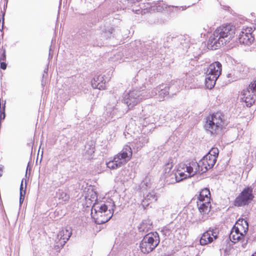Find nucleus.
Listing matches in <instances>:
<instances>
[{
    "label": "nucleus",
    "mask_w": 256,
    "mask_h": 256,
    "mask_svg": "<svg viewBox=\"0 0 256 256\" xmlns=\"http://www.w3.org/2000/svg\"><path fill=\"white\" fill-rule=\"evenodd\" d=\"M236 28L230 24H222L214 31L210 36L207 46L212 50H216L226 44L234 37Z\"/></svg>",
    "instance_id": "nucleus-1"
},
{
    "label": "nucleus",
    "mask_w": 256,
    "mask_h": 256,
    "mask_svg": "<svg viewBox=\"0 0 256 256\" xmlns=\"http://www.w3.org/2000/svg\"><path fill=\"white\" fill-rule=\"evenodd\" d=\"M228 122L221 112L210 114L206 118L204 128L208 134L214 137H221L225 132Z\"/></svg>",
    "instance_id": "nucleus-2"
},
{
    "label": "nucleus",
    "mask_w": 256,
    "mask_h": 256,
    "mask_svg": "<svg viewBox=\"0 0 256 256\" xmlns=\"http://www.w3.org/2000/svg\"><path fill=\"white\" fill-rule=\"evenodd\" d=\"M92 216L95 222L100 224L108 221L112 216V212L106 204H96L92 209Z\"/></svg>",
    "instance_id": "nucleus-3"
},
{
    "label": "nucleus",
    "mask_w": 256,
    "mask_h": 256,
    "mask_svg": "<svg viewBox=\"0 0 256 256\" xmlns=\"http://www.w3.org/2000/svg\"><path fill=\"white\" fill-rule=\"evenodd\" d=\"M132 151L130 146L126 145L122 150L116 154L112 160L106 163L110 170H115L126 164L132 158Z\"/></svg>",
    "instance_id": "nucleus-4"
},
{
    "label": "nucleus",
    "mask_w": 256,
    "mask_h": 256,
    "mask_svg": "<svg viewBox=\"0 0 256 256\" xmlns=\"http://www.w3.org/2000/svg\"><path fill=\"white\" fill-rule=\"evenodd\" d=\"M164 38V48H180L182 50L189 47L188 40L182 35L168 32Z\"/></svg>",
    "instance_id": "nucleus-5"
},
{
    "label": "nucleus",
    "mask_w": 256,
    "mask_h": 256,
    "mask_svg": "<svg viewBox=\"0 0 256 256\" xmlns=\"http://www.w3.org/2000/svg\"><path fill=\"white\" fill-rule=\"evenodd\" d=\"M252 192L253 188L252 186H247L244 188L234 200V206L240 207L248 205L254 198Z\"/></svg>",
    "instance_id": "nucleus-6"
},
{
    "label": "nucleus",
    "mask_w": 256,
    "mask_h": 256,
    "mask_svg": "<svg viewBox=\"0 0 256 256\" xmlns=\"http://www.w3.org/2000/svg\"><path fill=\"white\" fill-rule=\"evenodd\" d=\"M242 102L248 107H250L256 101V79L249 84L246 90H244L241 94Z\"/></svg>",
    "instance_id": "nucleus-7"
},
{
    "label": "nucleus",
    "mask_w": 256,
    "mask_h": 256,
    "mask_svg": "<svg viewBox=\"0 0 256 256\" xmlns=\"http://www.w3.org/2000/svg\"><path fill=\"white\" fill-rule=\"evenodd\" d=\"M157 236L154 234L150 233L144 236L140 244V250L144 254L152 252L158 245Z\"/></svg>",
    "instance_id": "nucleus-8"
},
{
    "label": "nucleus",
    "mask_w": 256,
    "mask_h": 256,
    "mask_svg": "<svg viewBox=\"0 0 256 256\" xmlns=\"http://www.w3.org/2000/svg\"><path fill=\"white\" fill-rule=\"evenodd\" d=\"M218 230L216 228H210L204 232L200 239V242L201 245L204 246L211 243L214 240L218 238Z\"/></svg>",
    "instance_id": "nucleus-9"
},
{
    "label": "nucleus",
    "mask_w": 256,
    "mask_h": 256,
    "mask_svg": "<svg viewBox=\"0 0 256 256\" xmlns=\"http://www.w3.org/2000/svg\"><path fill=\"white\" fill-rule=\"evenodd\" d=\"M238 40L240 44L246 46L252 44L254 40L252 34V28H243L240 33Z\"/></svg>",
    "instance_id": "nucleus-10"
},
{
    "label": "nucleus",
    "mask_w": 256,
    "mask_h": 256,
    "mask_svg": "<svg viewBox=\"0 0 256 256\" xmlns=\"http://www.w3.org/2000/svg\"><path fill=\"white\" fill-rule=\"evenodd\" d=\"M216 162V160L212 158L210 156L206 154L200 160V165L202 167V172H206L208 170L213 168Z\"/></svg>",
    "instance_id": "nucleus-11"
},
{
    "label": "nucleus",
    "mask_w": 256,
    "mask_h": 256,
    "mask_svg": "<svg viewBox=\"0 0 256 256\" xmlns=\"http://www.w3.org/2000/svg\"><path fill=\"white\" fill-rule=\"evenodd\" d=\"M187 8L186 6H174L166 5L161 0V13L162 14L166 15V14L170 15L172 13L178 12L179 11H183Z\"/></svg>",
    "instance_id": "nucleus-12"
},
{
    "label": "nucleus",
    "mask_w": 256,
    "mask_h": 256,
    "mask_svg": "<svg viewBox=\"0 0 256 256\" xmlns=\"http://www.w3.org/2000/svg\"><path fill=\"white\" fill-rule=\"evenodd\" d=\"M208 74L212 76L214 78H218L221 74L222 64L219 62H216L211 64L207 70Z\"/></svg>",
    "instance_id": "nucleus-13"
},
{
    "label": "nucleus",
    "mask_w": 256,
    "mask_h": 256,
    "mask_svg": "<svg viewBox=\"0 0 256 256\" xmlns=\"http://www.w3.org/2000/svg\"><path fill=\"white\" fill-rule=\"evenodd\" d=\"M92 85L94 88L98 90H105L106 87V80L102 75H99L94 78L92 82Z\"/></svg>",
    "instance_id": "nucleus-14"
},
{
    "label": "nucleus",
    "mask_w": 256,
    "mask_h": 256,
    "mask_svg": "<svg viewBox=\"0 0 256 256\" xmlns=\"http://www.w3.org/2000/svg\"><path fill=\"white\" fill-rule=\"evenodd\" d=\"M197 206H198L200 212L202 215L208 214V212L210 211V201L207 202L202 200V202H201L198 200V201L197 202Z\"/></svg>",
    "instance_id": "nucleus-15"
},
{
    "label": "nucleus",
    "mask_w": 256,
    "mask_h": 256,
    "mask_svg": "<svg viewBox=\"0 0 256 256\" xmlns=\"http://www.w3.org/2000/svg\"><path fill=\"white\" fill-rule=\"evenodd\" d=\"M174 88V86H165L164 88H161V98L162 96L164 100H168L172 97L174 94H176V93L173 92L172 90V88Z\"/></svg>",
    "instance_id": "nucleus-16"
},
{
    "label": "nucleus",
    "mask_w": 256,
    "mask_h": 256,
    "mask_svg": "<svg viewBox=\"0 0 256 256\" xmlns=\"http://www.w3.org/2000/svg\"><path fill=\"white\" fill-rule=\"evenodd\" d=\"M163 178L165 184H175L180 182V180L176 176V174H163Z\"/></svg>",
    "instance_id": "nucleus-17"
},
{
    "label": "nucleus",
    "mask_w": 256,
    "mask_h": 256,
    "mask_svg": "<svg viewBox=\"0 0 256 256\" xmlns=\"http://www.w3.org/2000/svg\"><path fill=\"white\" fill-rule=\"evenodd\" d=\"M161 233L164 237L165 240L162 241V246H168L171 243V240L169 238V236L171 235L172 232L170 229L165 226L161 230Z\"/></svg>",
    "instance_id": "nucleus-18"
},
{
    "label": "nucleus",
    "mask_w": 256,
    "mask_h": 256,
    "mask_svg": "<svg viewBox=\"0 0 256 256\" xmlns=\"http://www.w3.org/2000/svg\"><path fill=\"white\" fill-rule=\"evenodd\" d=\"M210 193L208 188H204L200 192L198 196V200L202 202V200L209 202L210 199Z\"/></svg>",
    "instance_id": "nucleus-19"
},
{
    "label": "nucleus",
    "mask_w": 256,
    "mask_h": 256,
    "mask_svg": "<svg viewBox=\"0 0 256 256\" xmlns=\"http://www.w3.org/2000/svg\"><path fill=\"white\" fill-rule=\"evenodd\" d=\"M152 224L149 220H144L138 226V230L142 232H147L151 230Z\"/></svg>",
    "instance_id": "nucleus-20"
},
{
    "label": "nucleus",
    "mask_w": 256,
    "mask_h": 256,
    "mask_svg": "<svg viewBox=\"0 0 256 256\" xmlns=\"http://www.w3.org/2000/svg\"><path fill=\"white\" fill-rule=\"evenodd\" d=\"M218 78H212V76L207 74V76L205 79V85L207 88L211 90L216 84V80Z\"/></svg>",
    "instance_id": "nucleus-21"
},
{
    "label": "nucleus",
    "mask_w": 256,
    "mask_h": 256,
    "mask_svg": "<svg viewBox=\"0 0 256 256\" xmlns=\"http://www.w3.org/2000/svg\"><path fill=\"white\" fill-rule=\"evenodd\" d=\"M230 240L234 243H236L244 238V234H236L234 233V232H230L229 236Z\"/></svg>",
    "instance_id": "nucleus-22"
},
{
    "label": "nucleus",
    "mask_w": 256,
    "mask_h": 256,
    "mask_svg": "<svg viewBox=\"0 0 256 256\" xmlns=\"http://www.w3.org/2000/svg\"><path fill=\"white\" fill-rule=\"evenodd\" d=\"M236 225H238L240 228L242 230H243L244 234H246L248 230V222L246 220L239 219L236 222Z\"/></svg>",
    "instance_id": "nucleus-23"
},
{
    "label": "nucleus",
    "mask_w": 256,
    "mask_h": 256,
    "mask_svg": "<svg viewBox=\"0 0 256 256\" xmlns=\"http://www.w3.org/2000/svg\"><path fill=\"white\" fill-rule=\"evenodd\" d=\"M72 232L68 230H63L59 233L60 236V239L62 240L64 242H66L71 236Z\"/></svg>",
    "instance_id": "nucleus-24"
},
{
    "label": "nucleus",
    "mask_w": 256,
    "mask_h": 256,
    "mask_svg": "<svg viewBox=\"0 0 256 256\" xmlns=\"http://www.w3.org/2000/svg\"><path fill=\"white\" fill-rule=\"evenodd\" d=\"M191 164L192 168V169L194 170V174H192V175H194L195 174L198 173L200 174H202L204 172H202L201 170L202 167L200 166V160L198 162H196L194 161H192Z\"/></svg>",
    "instance_id": "nucleus-25"
},
{
    "label": "nucleus",
    "mask_w": 256,
    "mask_h": 256,
    "mask_svg": "<svg viewBox=\"0 0 256 256\" xmlns=\"http://www.w3.org/2000/svg\"><path fill=\"white\" fill-rule=\"evenodd\" d=\"M6 51L4 48L2 50V53L0 56V68L4 70L6 68L7 64L6 62Z\"/></svg>",
    "instance_id": "nucleus-26"
},
{
    "label": "nucleus",
    "mask_w": 256,
    "mask_h": 256,
    "mask_svg": "<svg viewBox=\"0 0 256 256\" xmlns=\"http://www.w3.org/2000/svg\"><path fill=\"white\" fill-rule=\"evenodd\" d=\"M218 154V149L217 148H212L207 154L210 156V157H212V158H215V159L217 160Z\"/></svg>",
    "instance_id": "nucleus-27"
},
{
    "label": "nucleus",
    "mask_w": 256,
    "mask_h": 256,
    "mask_svg": "<svg viewBox=\"0 0 256 256\" xmlns=\"http://www.w3.org/2000/svg\"><path fill=\"white\" fill-rule=\"evenodd\" d=\"M172 162L166 163L164 166L163 174H175L173 171L172 170Z\"/></svg>",
    "instance_id": "nucleus-28"
},
{
    "label": "nucleus",
    "mask_w": 256,
    "mask_h": 256,
    "mask_svg": "<svg viewBox=\"0 0 256 256\" xmlns=\"http://www.w3.org/2000/svg\"><path fill=\"white\" fill-rule=\"evenodd\" d=\"M130 95L129 94L128 97L126 99V103L128 106H134L137 104L138 102L136 98H134L132 100L130 99Z\"/></svg>",
    "instance_id": "nucleus-29"
},
{
    "label": "nucleus",
    "mask_w": 256,
    "mask_h": 256,
    "mask_svg": "<svg viewBox=\"0 0 256 256\" xmlns=\"http://www.w3.org/2000/svg\"><path fill=\"white\" fill-rule=\"evenodd\" d=\"M59 200H62L64 202H67L70 199V196L64 192H62L58 197Z\"/></svg>",
    "instance_id": "nucleus-30"
},
{
    "label": "nucleus",
    "mask_w": 256,
    "mask_h": 256,
    "mask_svg": "<svg viewBox=\"0 0 256 256\" xmlns=\"http://www.w3.org/2000/svg\"><path fill=\"white\" fill-rule=\"evenodd\" d=\"M26 194V190L24 189L23 187V180L22 181L20 186V202H22L24 198V196Z\"/></svg>",
    "instance_id": "nucleus-31"
},
{
    "label": "nucleus",
    "mask_w": 256,
    "mask_h": 256,
    "mask_svg": "<svg viewBox=\"0 0 256 256\" xmlns=\"http://www.w3.org/2000/svg\"><path fill=\"white\" fill-rule=\"evenodd\" d=\"M186 172L188 174V177H191L192 176V174H194V170L192 169L190 162L188 164V166H186Z\"/></svg>",
    "instance_id": "nucleus-32"
},
{
    "label": "nucleus",
    "mask_w": 256,
    "mask_h": 256,
    "mask_svg": "<svg viewBox=\"0 0 256 256\" xmlns=\"http://www.w3.org/2000/svg\"><path fill=\"white\" fill-rule=\"evenodd\" d=\"M242 230L241 228L239 226H238V225H237V226L234 225L232 227L230 232H234V233L236 234H244V232H242Z\"/></svg>",
    "instance_id": "nucleus-33"
},
{
    "label": "nucleus",
    "mask_w": 256,
    "mask_h": 256,
    "mask_svg": "<svg viewBox=\"0 0 256 256\" xmlns=\"http://www.w3.org/2000/svg\"><path fill=\"white\" fill-rule=\"evenodd\" d=\"M228 78L230 79L228 80L229 82H232L236 81L238 80V78L234 76V74L232 73H230L227 74Z\"/></svg>",
    "instance_id": "nucleus-34"
},
{
    "label": "nucleus",
    "mask_w": 256,
    "mask_h": 256,
    "mask_svg": "<svg viewBox=\"0 0 256 256\" xmlns=\"http://www.w3.org/2000/svg\"><path fill=\"white\" fill-rule=\"evenodd\" d=\"M186 83H192L194 81V78L192 76H190L188 74L187 72L186 74Z\"/></svg>",
    "instance_id": "nucleus-35"
},
{
    "label": "nucleus",
    "mask_w": 256,
    "mask_h": 256,
    "mask_svg": "<svg viewBox=\"0 0 256 256\" xmlns=\"http://www.w3.org/2000/svg\"><path fill=\"white\" fill-rule=\"evenodd\" d=\"M128 4L130 6H132L134 4H135L136 3L139 2L142 0H126Z\"/></svg>",
    "instance_id": "nucleus-36"
},
{
    "label": "nucleus",
    "mask_w": 256,
    "mask_h": 256,
    "mask_svg": "<svg viewBox=\"0 0 256 256\" xmlns=\"http://www.w3.org/2000/svg\"><path fill=\"white\" fill-rule=\"evenodd\" d=\"M180 177L181 178L180 179L179 178L180 180V181L182 180L183 179H185L187 178V176H187V174H185L184 172H180V173H178Z\"/></svg>",
    "instance_id": "nucleus-37"
},
{
    "label": "nucleus",
    "mask_w": 256,
    "mask_h": 256,
    "mask_svg": "<svg viewBox=\"0 0 256 256\" xmlns=\"http://www.w3.org/2000/svg\"><path fill=\"white\" fill-rule=\"evenodd\" d=\"M2 175V168H0V177Z\"/></svg>",
    "instance_id": "nucleus-38"
},
{
    "label": "nucleus",
    "mask_w": 256,
    "mask_h": 256,
    "mask_svg": "<svg viewBox=\"0 0 256 256\" xmlns=\"http://www.w3.org/2000/svg\"><path fill=\"white\" fill-rule=\"evenodd\" d=\"M4 18H2V28H0V30H2V29H3V24H4Z\"/></svg>",
    "instance_id": "nucleus-39"
},
{
    "label": "nucleus",
    "mask_w": 256,
    "mask_h": 256,
    "mask_svg": "<svg viewBox=\"0 0 256 256\" xmlns=\"http://www.w3.org/2000/svg\"><path fill=\"white\" fill-rule=\"evenodd\" d=\"M252 256H256V252H254L252 255Z\"/></svg>",
    "instance_id": "nucleus-40"
},
{
    "label": "nucleus",
    "mask_w": 256,
    "mask_h": 256,
    "mask_svg": "<svg viewBox=\"0 0 256 256\" xmlns=\"http://www.w3.org/2000/svg\"><path fill=\"white\" fill-rule=\"evenodd\" d=\"M196 256H198L197 254V255H196Z\"/></svg>",
    "instance_id": "nucleus-41"
},
{
    "label": "nucleus",
    "mask_w": 256,
    "mask_h": 256,
    "mask_svg": "<svg viewBox=\"0 0 256 256\" xmlns=\"http://www.w3.org/2000/svg\"><path fill=\"white\" fill-rule=\"evenodd\" d=\"M171 256V255H170V256Z\"/></svg>",
    "instance_id": "nucleus-42"
}]
</instances>
